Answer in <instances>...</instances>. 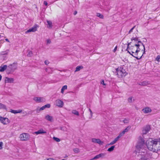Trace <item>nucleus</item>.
I'll use <instances>...</instances> for the list:
<instances>
[{
  "label": "nucleus",
  "mask_w": 160,
  "mask_h": 160,
  "mask_svg": "<svg viewBox=\"0 0 160 160\" xmlns=\"http://www.w3.org/2000/svg\"><path fill=\"white\" fill-rule=\"evenodd\" d=\"M55 103L56 106L60 108H62L63 105V102L62 100L58 99L55 101Z\"/></svg>",
  "instance_id": "9b49d317"
},
{
  "label": "nucleus",
  "mask_w": 160,
  "mask_h": 160,
  "mask_svg": "<svg viewBox=\"0 0 160 160\" xmlns=\"http://www.w3.org/2000/svg\"><path fill=\"white\" fill-rule=\"evenodd\" d=\"M115 146H111L110 148H108L107 150V151L109 152H111L113 151L114 150V148H115Z\"/></svg>",
  "instance_id": "b1692460"
},
{
  "label": "nucleus",
  "mask_w": 160,
  "mask_h": 160,
  "mask_svg": "<svg viewBox=\"0 0 160 160\" xmlns=\"http://www.w3.org/2000/svg\"><path fill=\"white\" fill-rule=\"evenodd\" d=\"M50 104H47L44 106L45 108H49L50 107Z\"/></svg>",
  "instance_id": "f704fd0d"
},
{
  "label": "nucleus",
  "mask_w": 160,
  "mask_h": 160,
  "mask_svg": "<svg viewBox=\"0 0 160 160\" xmlns=\"http://www.w3.org/2000/svg\"><path fill=\"white\" fill-rule=\"evenodd\" d=\"M150 129V126L147 125L145 127L143 128L142 131V134L143 135L144 134H146Z\"/></svg>",
  "instance_id": "0eeeda50"
},
{
  "label": "nucleus",
  "mask_w": 160,
  "mask_h": 160,
  "mask_svg": "<svg viewBox=\"0 0 160 160\" xmlns=\"http://www.w3.org/2000/svg\"><path fill=\"white\" fill-rule=\"evenodd\" d=\"M136 37L134 38L132 37V38L131 39V40L132 41L133 40H134L135 41H137V38L136 37Z\"/></svg>",
  "instance_id": "a19ab883"
},
{
  "label": "nucleus",
  "mask_w": 160,
  "mask_h": 160,
  "mask_svg": "<svg viewBox=\"0 0 160 160\" xmlns=\"http://www.w3.org/2000/svg\"><path fill=\"white\" fill-rule=\"evenodd\" d=\"M73 151L75 153H78L79 152V150L78 148H76L73 149Z\"/></svg>",
  "instance_id": "c85d7f7f"
},
{
  "label": "nucleus",
  "mask_w": 160,
  "mask_h": 160,
  "mask_svg": "<svg viewBox=\"0 0 160 160\" xmlns=\"http://www.w3.org/2000/svg\"><path fill=\"white\" fill-rule=\"evenodd\" d=\"M45 108L44 106L40 108V110H43Z\"/></svg>",
  "instance_id": "09e8293b"
},
{
  "label": "nucleus",
  "mask_w": 160,
  "mask_h": 160,
  "mask_svg": "<svg viewBox=\"0 0 160 160\" xmlns=\"http://www.w3.org/2000/svg\"><path fill=\"white\" fill-rule=\"evenodd\" d=\"M45 70L46 72H47L48 71V69L46 68Z\"/></svg>",
  "instance_id": "052dcab7"
},
{
  "label": "nucleus",
  "mask_w": 160,
  "mask_h": 160,
  "mask_svg": "<svg viewBox=\"0 0 160 160\" xmlns=\"http://www.w3.org/2000/svg\"><path fill=\"white\" fill-rule=\"evenodd\" d=\"M8 51H9V50H6L5 51L2 52V54H4V55L8 53Z\"/></svg>",
  "instance_id": "e433bc0d"
},
{
  "label": "nucleus",
  "mask_w": 160,
  "mask_h": 160,
  "mask_svg": "<svg viewBox=\"0 0 160 160\" xmlns=\"http://www.w3.org/2000/svg\"><path fill=\"white\" fill-rule=\"evenodd\" d=\"M143 84V86L147 85L149 84V82L147 81H144L142 82Z\"/></svg>",
  "instance_id": "bb28decb"
},
{
  "label": "nucleus",
  "mask_w": 160,
  "mask_h": 160,
  "mask_svg": "<svg viewBox=\"0 0 160 160\" xmlns=\"http://www.w3.org/2000/svg\"><path fill=\"white\" fill-rule=\"evenodd\" d=\"M148 149L154 152L160 150V140L157 139L149 138L146 142Z\"/></svg>",
  "instance_id": "f03ea898"
},
{
  "label": "nucleus",
  "mask_w": 160,
  "mask_h": 160,
  "mask_svg": "<svg viewBox=\"0 0 160 160\" xmlns=\"http://www.w3.org/2000/svg\"><path fill=\"white\" fill-rule=\"evenodd\" d=\"M138 84H139V85H140L143 86V84H142V82H140L138 83Z\"/></svg>",
  "instance_id": "864d4df0"
},
{
  "label": "nucleus",
  "mask_w": 160,
  "mask_h": 160,
  "mask_svg": "<svg viewBox=\"0 0 160 160\" xmlns=\"http://www.w3.org/2000/svg\"><path fill=\"white\" fill-rule=\"evenodd\" d=\"M83 67L82 66H78L76 68V70L75 71V72H77L80 70Z\"/></svg>",
  "instance_id": "5701e85b"
},
{
  "label": "nucleus",
  "mask_w": 160,
  "mask_h": 160,
  "mask_svg": "<svg viewBox=\"0 0 160 160\" xmlns=\"http://www.w3.org/2000/svg\"><path fill=\"white\" fill-rule=\"evenodd\" d=\"M132 47V48H133V47ZM133 48H134V47H133ZM132 49H133V48H132Z\"/></svg>",
  "instance_id": "e2e57ef3"
},
{
  "label": "nucleus",
  "mask_w": 160,
  "mask_h": 160,
  "mask_svg": "<svg viewBox=\"0 0 160 160\" xmlns=\"http://www.w3.org/2000/svg\"><path fill=\"white\" fill-rule=\"evenodd\" d=\"M7 67L8 66L6 65H4L3 66L1 65L0 67V72H4L5 70L7 69Z\"/></svg>",
  "instance_id": "f3484780"
},
{
  "label": "nucleus",
  "mask_w": 160,
  "mask_h": 160,
  "mask_svg": "<svg viewBox=\"0 0 160 160\" xmlns=\"http://www.w3.org/2000/svg\"><path fill=\"white\" fill-rule=\"evenodd\" d=\"M60 129L62 130V131H65V130H66L65 128L64 127H61L60 128Z\"/></svg>",
  "instance_id": "a18cd8bd"
},
{
  "label": "nucleus",
  "mask_w": 160,
  "mask_h": 160,
  "mask_svg": "<svg viewBox=\"0 0 160 160\" xmlns=\"http://www.w3.org/2000/svg\"><path fill=\"white\" fill-rule=\"evenodd\" d=\"M130 129V127L129 126L128 127L126 128H125L124 131L126 132H128Z\"/></svg>",
  "instance_id": "72a5a7b5"
},
{
  "label": "nucleus",
  "mask_w": 160,
  "mask_h": 160,
  "mask_svg": "<svg viewBox=\"0 0 160 160\" xmlns=\"http://www.w3.org/2000/svg\"><path fill=\"white\" fill-rule=\"evenodd\" d=\"M129 43L128 42V44H123L122 46V51H127L130 54V52L129 51Z\"/></svg>",
  "instance_id": "9d476101"
},
{
  "label": "nucleus",
  "mask_w": 160,
  "mask_h": 160,
  "mask_svg": "<svg viewBox=\"0 0 160 160\" xmlns=\"http://www.w3.org/2000/svg\"><path fill=\"white\" fill-rule=\"evenodd\" d=\"M97 16L99 17L100 18L103 19V16L99 13H97Z\"/></svg>",
  "instance_id": "393cba45"
},
{
  "label": "nucleus",
  "mask_w": 160,
  "mask_h": 160,
  "mask_svg": "<svg viewBox=\"0 0 160 160\" xmlns=\"http://www.w3.org/2000/svg\"><path fill=\"white\" fill-rule=\"evenodd\" d=\"M47 22L48 24V26H47L48 28H51L52 27V22L48 20H47Z\"/></svg>",
  "instance_id": "aec40b11"
},
{
  "label": "nucleus",
  "mask_w": 160,
  "mask_h": 160,
  "mask_svg": "<svg viewBox=\"0 0 160 160\" xmlns=\"http://www.w3.org/2000/svg\"><path fill=\"white\" fill-rule=\"evenodd\" d=\"M136 31L137 32V30H136Z\"/></svg>",
  "instance_id": "338daca9"
},
{
  "label": "nucleus",
  "mask_w": 160,
  "mask_h": 160,
  "mask_svg": "<svg viewBox=\"0 0 160 160\" xmlns=\"http://www.w3.org/2000/svg\"><path fill=\"white\" fill-rule=\"evenodd\" d=\"M0 36H1V35H0Z\"/></svg>",
  "instance_id": "774afa93"
},
{
  "label": "nucleus",
  "mask_w": 160,
  "mask_h": 160,
  "mask_svg": "<svg viewBox=\"0 0 160 160\" xmlns=\"http://www.w3.org/2000/svg\"><path fill=\"white\" fill-rule=\"evenodd\" d=\"M142 111L145 113H147L151 112L152 111L151 109L149 107H146L143 108Z\"/></svg>",
  "instance_id": "f8f14e48"
},
{
  "label": "nucleus",
  "mask_w": 160,
  "mask_h": 160,
  "mask_svg": "<svg viewBox=\"0 0 160 160\" xmlns=\"http://www.w3.org/2000/svg\"><path fill=\"white\" fill-rule=\"evenodd\" d=\"M14 81V79L13 78H9L7 77L5 78V82L6 83H13Z\"/></svg>",
  "instance_id": "ddd939ff"
},
{
  "label": "nucleus",
  "mask_w": 160,
  "mask_h": 160,
  "mask_svg": "<svg viewBox=\"0 0 160 160\" xmlns=\"http://www.w3.org/2000/svg\"><path fill=\"white\" fill-rule=\"evenodd\" d=\"M160 59V55H158L157 58H156V60L158 61H159V60Z\"/></svg>",
  "instance_id": "58836bf2"
},
{
  "label": "nucleus",
  "mask_w": 160,
  "mask_h": 160,
  "mask_svg": "<svg viewBox=\"0 0 160 160\" xmlns=\"http://www.w3.org/2000/svg\"><path fill=\"white\" fill-rule=\"evenodd\" d=\"M100 158H103L106 155V153H100V154H98Z\"/></svg>",
  "instance_id": "cd10ccee"
},
{
  "label": "nucleus",
  "mask_w": 160,
  "mask_h": 160,
  "mask_svg": "<svg viewBox=\"0 0 160 160\" xmlns=\"http://www.w3.org/2000/svg\"><path fill=\"white\" fill-rule=\"evenodd\" d=\"M5 40H6V41H7V42H9V40H8V39H7V38H6V39H5Z\"/></svg>",
  "instance_id": "4d7b16f0"
},
{
  "label": "nucleus",
  "mask_w": 160,
  "mask_h": 160,
  "mask_svg": "<svg viewBox=\"0 0 160 160\" xmlns=\"http://www.w3.org/2000/svg\"><path fill=\"white\" fill-rule=\"evenodd\" d=\"M132 51H134V52H135V50H133V51L132 50Z\"/></svg>",
  "instance_id": "69168bd1"
},
{
  "label": "nucleus",
  "mask_w": 160,
  "mask_h": 160,
  "mask_svg": "<svg viewBox=\"0 0 160 160\" xmlns=\"http://www.w3.org/2000/svg\"><path fill=\"white\" fill-rule=\"evenodd\" d=\"M129 122V120H127V119H125L123 120V122L124 123H127L128 122Z\"/></svg>",
  "instance_id": "c03bdc74"
},
{
  "label": "nucleus",
  "mask_w": 160,
  "mask_h": 160,
  "mask_svg": "<svg viewBox=\"0 0 160 160\" xmlns=\"http://www.w3.org/2000/svg\"><path fill=\"white\" fill-rule=\"evenodd\" d=\"M140 42L142 44L143 48L144 51L143 52L142 54H144L145 53V49L144 46L143 45V44L141 42L139 41V42ZM135 46L136 48L137 49L136 50H135V52L132 51V54H131V55H132V56L136 58L137 59H139L141 58L142 57L143 55H142V56H141L139 58H138V57H137V56L138 55V52H139L140 50V49L139 48V46H140V45L139 44H136L135 45Z\"/></svg>",
  "instance_id": "20e7f679"
},
{
  "label": "nucleus",
  "mask_w": 160,
  "mask_h": 160,
  "mask_svg": "<svg viewBox=\"0 0 160 160\" xmlns=\"http://www.w3.org/2000/svg\"><path fill=\"white\" fill-rule=\"evenodd\" d=\"M117 49V46H116V47L113 50V52H116Z\"/></svg>",
  "instance_id": "603ef678"
},
{
  "label": "nucleus",
  "mask_w": 160,
  "mask_h": 160,
  "mask_svg": "<svg viewBox=\"0 0 160 160\" xmlns=\"http://www.w3.org/2000/svg\"><path fill=\"white\" fill-rule=\"evenodd\" d=\"M68 86L67 85H65L63 86L61 90V93L62 94L64 93V91L65 90L67 89Z\"/></svg>",
  "instance_id": "412c9836"
},
{
  "label": "nucleus",
  "mask_w": 160,
  "mask_h": 160,
  "mask_svg": "<svg viewBox=\"0 0 160 160\" xmlns=\"http://www.w3.org/2000/svg\"><path fill=\"white\" fill-rule=\"evenodd\" d=\"M119 139L118 138V137H117L116 138H115L114 140L111 142L109 145H113Z\"/></svg>",
  "instance_id": "4be33fe9"
},
{
  "label": "nucleus",
  "mask_w": 160,
  "mask_h": 160,
  "mask_svg": "<svg viewBox=\"0 0 160 160\" xmlns=\"http://www.w3.org/2000/svg\"><path fill=\"white\" fill-rule=\"evenodd\" d=\"M34 111V110H33V111H32V112H33Z\"/></svg>",
  "instance_id": "680f3d73"
},
{
  "label": "nucleus",
  "mask_w": 160,
  "mask_h": 160,
  "mask_svg": "<svg viewBox=\"0 0 160 160\" xmlns=\"http://www.w3.org/2000/svg\"><path fill=\"white\" fill-rule=\"evenodd\" d=\"M22 111V110L21 109H19L18 110H13L12 109L11 110L10 112L14 114H16L17 113H20Z\"/></svg>",
  "instance_id": "a211bd4d"
},
{
  "label": "nucleus",
  "mask_w": 160,
  "mask_h": 160,
  "mask_svg": "<svg viewBox=\"0 0 160 160\" xmlns=\"http://www.w3.org/2000/svg\"><path fill=\"white\" fill-rule=\"evenodd\" d=\"M30 136L28 133H23L21 134L19 138L21 141H27L29 139Z\"/></svg>",
  "instance_id": "39448f33"
},
{
  "label": "nucleus",
  "mask_w": 160,
  "mask_h": 160,
  "mask_svg": "<svg viewBox=\"0 0 160 160\" xmlns=\"http://www.w3.org/2000/svg\"><path fill=\"white\" fill-rule=\"evenodd\" d=\"M116 70L118 78L121 79L122 78L127 74L126 71L122 67H118L116 69Z\"/></svg>",
  "instance_id": "7ed1b4c3"
},
{
  "label": "nucleus",
  "mask_w": 160,
  "mask_h": 160,
  "mask_svg": "<svg viewBox=\"0 0 160 160\" xmlns=\"http://www.w3.org/2000/svg\"><path fill=\"white\" fill-rule=\"evenodd\" d=\"M8 119L7 118L1 117L0 118V121L1 122L4 124H6V122H8Z\"/></svg>",
  "instance_id": "2eb2a0df"
},
{
  "label": "nucleus",
  "mask_w": 160,
  "mask_h": 160,
  "mask_svg": "<svg viewBox=\"0 0 160 160\" xmlns=\"http://www.w3.org/2000/svg\"><path fill=\"white\" fill-rule=\"evenodd\" d=\"M43 3L45 6H47L48 4L47 2L46 1H44Z\"/></svg>",
  "instance_id": "8fccbe9b"
},
{
  "label": "nucleus",
  "mask_w": 160,
  "mask_h": 160,
  "mask_svg": "<svg viewBox=\"0 0 160 160\" xmlns=\"http://www.w3.org/2000/svg\"><path fill=\"white\" fill-rule=\"evenodd\" d=\"M53 139L57 142H59L60 141V139L58 138L53 137Z\"/></svg>",
  "instance_id": "2f4dec72"
},
{
  "label": "nucleus",
  "mask_w": 160,
  "mask_h": 160,
  "mask_svg": "<svg viewBox=\"0 0 160 160\" xmlns=\"http://www.w3.org/2000/svg\"><path fill=\"white\" fill-rule=\"evenodd\" d=\"M3 145V143L2 142H0V149H1L2 148V146Z\"/></svg>",
  "instance_id": "79ce46f5"
},
{
  "label": "nucleus",
  "mask_w": 160,
  "mask_h": 160,
  "mask_svg": "<svg viewBox=\"0 0 160 160\" xmlns=\"http://www.w3.org/2000/svg\"><path fill=\"white\" fill-rule=\"evenodd\" d=\"M92 141L93 142L98 143L99 144H101L102 143V142L99 139L92 138Z\"/></svg>",
  "instance_id": "4468645a"
},
{
  "label": "nucleus",
  "mask_w": 160,
  "mask_h": 160,
  "mask_svg": "<svg viewBox=\"0 0 160 160\" xmlns=\"http://www.w3.org/2000/svg\"><path fill=\"white\" fill-rule=\"evenodd\" d=\"M33 100L37 103L44 102L45 101V99L42 97H35L33 98Z\"/></svg>",
  "instance_id": "6e6552de"
},
{
  "label": "nucleus",
  "mask_w": 160,
  "mask_h": 160,
  "mask_svg": "<svg viewBox=\"0 0 160 160\" xmlns=\"http://www.w3.org/2000/svg\"><path fill=\"white\" fill-rule=\"evenodd\" d=\"M132 97H131V99H130L131 102H132V101H134L135 100V99H133V100H132Z\"/></svg>",
  "instance_id": "5fc2aeb1"
},
{
  "label": "nucleus",
  "mask_w": 160,
  "mask_h": 160,
  "mask_svg": "<svg viewBox=\"0 0 160 160\" xmlns=\"http://www.w3.org/2000/svg\"><path fill=\"white\" fill-rule=\"evenodd\" d=\"M145 141L141 136L138 138L136 152L138 153V156L139 160H149L151 158L150 153L144 149Z\"/></svg>",
  "instance_id": "f257e3e1"
},
{
  "label": "nucleus",
  "mask_w": 160,
  "mask_h": 160,
  "mask_svg": "<svg viewBox=\"0 0 160 160\" xmlns=\"http://www.w3.org/2000/svg\"><path fill=\"white\" fill-rule=\"evenodd\" d=\"M72 113L77 116H78L79 115V112L78 111H76V110H73L72 111Z\"/></svg>",
  "instance_id": "a878e982"
},
{
  "label": "nucleus",
  "mask_w": 160,
  "mask_h": 160,
  "mask_svg": "<svg viewBox=\"0 0 160 160\" xmlns=\"http://www.w3.org/2000/svg\"><path fill=\"white\" fill-rule=\"evenodd\" d=\"M89 110L90 112L91 116V117H92V116L93 113L90 109L89 108Z\"/></svg>",
  "instance_id": "49530a36"
},
{
  "label": "nucleus",
  "mask_w": 160,
  "mask_h": 160,
  "mask_svg": "<svg viewBox=\"0 0 160 160\" xmlns=\"http://www.w3.org/2000/svg\"><path fill=\"white\" fill-rule=\"evenodd\" d=\"M32 55V52L31 51H29L27 54V56L28 57H31Z\"/></svg>",
  "instance_id": "473e14b6"
},
{
  "label": "nucleus",
  "mask_w": 160,
  "mask_h": 160,
  "mask_svg": "<svg viewBox=\"0 0 160 160\" xmlns=\"http://www.w3.org/2000/svg\"><path fill=\"white\" fill-rule=\"evenodd\" d=\"M3 108L5 109H6V106L3 104L0 103V109Z\"/></svg>",
  "instance_id": "c756f323"
},
{
  "label": "nucleus",
  "mask_w": 160,
  "mask_h": 160,
  "mask_svg": "<svg viewBox=\"0 0 160 160\" xmlns=\"http://www.w3.org/2000/svg\"><path fill=\"white\" fill-rule=\"evenodd\" d=\"M51 43V41L50 39H48L47 40V44H48Z\"/></svg>",
  "instance_id": "4c0bfd02"
},
{
  "label": "nucleus",
  "mask_w": 160,
  "mask_h": 160,
  "mask_svg": "<svg viewBox=\"0 0 160 160\" xmlns=\"http://www.w3.org/2000/svg\"><path fill=\"white\" fill-rule=\"evenodd\" d=\"M101 83L104 85H105L106 84L104 83V81L102 80L101 82Z\"/></svg>",
  "instance_id": "de8ad7c7"
},
{
  "label": "nucleus",
  "mask_w": 160,
  "mask_h": 160,
  "mask_svg": "<svg viewBox=\"0 0 160 160\" xmlns=\"http://www.w3.org/2000/svg\"><path fill=\"white\" fill-rule=\"evenodd\" d=\"M17 63L16 62H13V63L10 64L8 67V70L10 72L14 71L17 68Z\"/></svg>",
  "instance_id": "423d86ee"
},
{
  "label": "nucleus",
  "mask_w": 160,
  "mask_h": 160,
  "mask_svg": "<svg viewBox=\"0 0 160 160\" xmlns=\"http://www.w3.org/2000/svg\"><path fill=\"white\" fill-rule=\"evenodd\" d=\"M2 78V76L0 74V81H1Z\"/></svg>",
  "instance_id": "bf43d9fd"
},
{
  "label": "nucleus",
  "mask_w": 160,
  "mask_h": 160,
  "mask_svg": "<svg viewBox=\"0 0 160 160\" xmlns=\"http://www.w3.org/2000/svg\"><path fill=\"white\" fill-rule=\"evenodd\" d=\"M38 27V25L35 24L34 25V26L31 28L29 29L26 32V33H27L28 32H35L37 30V28Z\"/></svg>",
  "instance_id": "1a4fd4ad"
},
{
  "label": "nucleus",
  "mask_w": 160,
  "mask_h": 160,
  "mask_svg": "<svg viewBox=\"0 0 160 160\" xmlns=\"http://www.w3.org/2000/svg\"><path fill=\"white\" fill-rule=\"evenodd\" d=\"M124 134L122 133V132H121L119 135L117 137L119 139L121 137L123 136Z\"/></svg>",
  "instance_id": "c9c22d12"
},
{
  "label": "nucleus",
  "mask_w": 160,
  "mask_h": 160,
  "mask_svg": "<svg viewBox=\"0 0 160 160\" xmlns=\"http://www.w3.org/2000/svg\"><path fill=\"white\" fill-rule=\"evenodd\" d=\"M77 12L76 11H75L74 12V15H75L77 14Z\"/></svg>",
  "instance_id": "6e6d98bb"
},
{
  "label": "nucleus",
  "mask_w": 160,
  "mask_h": 160,
  "mask_svg": "<svg viewBox=\"0 0 160 160\" xmlns=\"http://www.w3.org/2000/svg\"><path fill=\"white\" fill-rule=\"evenodd\" d=\"M122 134H123L124 135L125 134V132H124V130L122 132Z\"/></svg>",
  "instance_id": "13d9d810"
},
{
  "label": "nucleus",
  "mask_w": 160,
  "mask_h": 160,
  "mask_svg": "<svg viewBox=\"0 0 160 160\" xmlns=\"http://www.w3.org/2000/svg\"><path fill=\"white\" fill-rule=\"evenodd\" d=\"M45 118L47 120L51 122H52L53 120V117L48 115H46Z\"/></svg>",
  "instance_id": "6ab92c4d"
},
{
  "label": "nucleus",
  "mask_w": 160,
  "mask_h": 160,
  "mask_svg": "<svg viewBox=\"0 0 160 160\" xmlns=\"http://www.w3.org/2000/svg\"><path fill=\"white\" fill-rule=\"evenodd\" d=\"M136 27V26H134L131 29V32H132V30Z\"/></svg>",
  "instance_id": "3c124183"
},
{
  "label": "nucleus",
  "mask_w": 160,
  "mask_h": 160,
  "mask_svg": "<svg viewBox=\"0 0 160 160\" xmlns=\"http://www.w3.org/2000/svg\"><path fill=\"white\" fill-rule=\"evenodd\" d=\"M100 157H99V155H96V156H95L93 158L91 159V160H95V159H98L99 158H100Z\"/></svg>",
  "instance_id": "7c9ffc66"
},
{
  "label": "nucleus",
  "mask_w": 160,
  "mask_h": 160,
  "mask_svg": "<svg viewBox=\"0 0 160 160\" xmlns=\"http://www.w3.org/2000/svg\"><path fill=\"white\" fill-rule=\"evenodd\" d=\"M46 133V132L44 131L42 129H41L35 132H34V133L36 134L37 135L38 134H42L45 133Z\"/></svg>",
  "instance_id": "dca6fc26"
},
{
  "label": "nucleus",
  "mask_w": 160,
  "mask_h": 160,
  "mask_svg": "<svg viewBox=\"0 0 160 160\" xmlns=\"http://www.w3.org/2000/svg\"><path fill=\"white\" fill-rule=\"evenodd\" d=\"M44 63L46 65H48V64H49V62L48 60H46L45 61Z\"/></svg>",
  "instance_id": "37998d69"
},
{
  "label": "nucleus",
  "mask_w": 160,
  "mask_h": 160,
  "mask_svg": "<svg viewBox=\"0 0 160 160\" xmlns=\"http://www.w3.org/2000/svg\"><path fill=\"white\" fill-rule=\"evenodd\" d=\"M130 33V30L129 31V33Z\"/></svg>",
  "instance_id": "0e129e2a"
},
{
  "label": "nucleus",
  "mask_w": 160,
  "mask_h": 160,
  "mask_svg": "<svg viewBox=\"0 0 160 160\" xmlns=\"http://www.w3.org/2000/svg\"><path fill=\"white\" fill-rule=\"evenodd\" d=\"M35 111H36L37 113H39L40 111H41V110H40V108H37Z\"/></svg>",
  "instance_id": "ea45409f"
}]
</instances>
